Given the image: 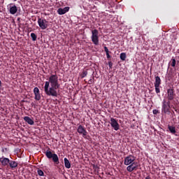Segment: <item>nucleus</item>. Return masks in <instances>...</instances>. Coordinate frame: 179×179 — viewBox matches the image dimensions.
<instances>
[{"instance_id": "obj_10", "label": "nucleus", "mask_w": 179, "mask_h": 179, "mask_svg": "<svg viewBox=\"0 0 179 179\" xmlns=\"http://www.w3.org/2000/svg\"><path fill=\"white\" fill-rule=\"evenodd\" d=\"M138 162H135L128 165V166L127 167V170L129 171V173H132V171H136V170H138Z\"/></svg>"}, {"instance_id": "obj_30", "label": "nucleus", "mask_w": 179, "mask_h": 179, "mask_svg": "<svg viewBox=\"0 0 179 179\" xmlns=\"http://www.w3.org/2000/svg\"><path fill=\"white\" fill-rule=\"evenodd\" d=\"M108 66H109V68L111 69V68H113V62H108Z\"/></svg>"}, {"instance_id": "obj_18", "label": "nucleus", "mask_w": 179, "mask_h": 179, "mask_svg": "<svg viewBox=\"0 0 179 179\" xmlns=\"http://www.w3.org/2000/svg\"><path fill=\"white\" fill-rule=\"evenodd\" d=\"M168 129H169L171 134H173V135L176 134V127H173V126H168Z\"/></svg>"}, {"instance_id": "obj_25", "label": "nucleus", "mask_w": 179, "mask_h": 179, "mask_svg": "<svg viewBox=\"0 0 179 179\" xmlns=\"http://www.w3.org/2000/svg\"><path fill=\"white\" fill-rule=\"evenodd\" d=\"M155 92L157 94L160 93V85H155Z\"/></svg>"}, {"instance_id": "obj_14", "label": "nucleus", "mask_w": 179, "mask_h": 179, "mask_svg": "<svg viewBox=\"0 0 179 179\" xmlns=\"http://www.w3.org/2000/svg\"><path fill=\"white\" fill-rule=\"evenodd\" d=\"M24 120L25 121V122H27L29 125H34V120H33V119H31L29 116H25L24 117Z\"/></svg>"}, {"instance_id": "obj_11", "label": "nucleus", "mask_w": 179, "mask_h": 179, "mask_svg": "<svg viewBox=\"0 0 179 179\" xmlns=\"http://www.w3.org/2000/svg\"><path fill=\"white\" fill-rule=\"evenodd\" d=\"M10 6L9 12L10 15H15V13H17V6H16V5H13V3H10Z\"/></svg>"}, {"instance_id": "obj_19", "label": "nucleus", "mask_w": 179, "mask_h": 179, "mask_svg": "<svg viewBox=\"0 0 179 179\" xmlns=\"http://www.w3.org/2000/svg\"><path fill=\"white\" fill-rule=\"evenodd\" d=\"M87 76V70H83V72L80 73L81 79L83 78H86Z\"/></svg>"}, {"instance_id": "obj_2", "label": "nucleus", "mask_w": 179, "mask_h": 179, "mask_svg": "<svg viewBox=\"0 0 179 179\" xmlns=\"http://www.w3.org/2000/svg\"><path fill=\"white\" fill-rule=\"evenodd\" d=\"M45 155L46 157H48V159H52L55 164H58L59 163V158L58 157V155L55 153H52V152H51V150H50V148H48L46 150V152H45Z\"/></svg>"}, {"instance_id": "obj_34", "label": "nucleus", "mask_w": 179, "mask_h": 179, "mask_svg": "<svg viewBox=\"0 0 179 179\" xmlns=\"http://www.w3.org/2000/svg\"><path fill=\"white\" fill-rule=\"evenodd\" d=\"M14 1H17V0H14Z\"/></svg>"}, {"instance_id": "obj_33", "label": "nucleus", "mask_w": 179, "mask_h": 179, "mask_svg": "<svg viewBox=\"0 0 179 179\" xmlns=\"http://www.w3.org/2000/svg\"><path fill=\"white\" fill-rule=\"evenodd\" d=\"M2 86V81L0 80V87Z\"/></svg>"}, {"instance_id": "obj_8", "label": "nucleus", "mask_w": 179, "mask_h": 179, "mask_svg": "<svg viewBox=\"0 0 179 179\" xmlns=\"http://www.w3.org/2000/svg\"><path fill=\"white\" fill-rule=\"evenodd\" d=\"M109 123L115 131H118V129H120V124H118V120L117 119L110 117V121Z\"/></svg>"}, {"instance_id": "obj_15", "label": "nucleus", "mask_w": 179, "mask_h": 179, "mask_svg": "<svg viewBox=\"0 0 179 179\" xmlns=\"http://www.w3.org/2000/svg\"><path fill=\"white\" fill-rule=\"evenodd\" d=\"M10 169H16L17 167V162L13 160H10V162L8 163Z\"/></svg>"}, {"instance_id": "obj_5", "label": "nucleus", "mask_w": 179, "mask_h": 179, "mask_svg": "<svg viewBox=\"0 0 179 179\" xmlns=\"http://www.w3.org/2000/svg\"><path fill=\"white\" fill-rule=\"evenodd\" d=\"M170 101H166V99H164L162 101V113H164V114H167L169 111H170L171 106H170Z\"/></svg>"}, {"instance_id": "obj_31", "label": "nucleus", "mask_w": 179, "mask_h": 179, "mask_svg": "<svg viewBox=\"0 0 179 179\" xmlns=\"http://www.w3.org/2000/svg\"><path fill=\"white\" fill-rule=\"evenodd\" d=\"M106 58L109 59V58H111V56L110 55V52L106 53Z\"/></svg>"}, {"instance_id": "obj_3", "label": "nucleus", "mask_w": 179, "mask_h": 179, "mask_svg": "<svg viewBox=\"0 0 179 179\" xmlns=\"http://www.w3.org/2000/svg\"><path fill=\"white\" fill-rule=\"evenodd\" d=\"M91 39L94 45H99V31L97 29L92 31Z\"/></svg>"}, {"instance_id": "obj_20", "label": "nucleus", "mask_w": 179, "mask_h": 179, "mask_svg": "<svg viewBox=\"0 0 179 179\" xmlns=\"http://www.w3.org/2000/svg\"><path fill=\"white\" fill-rule=\"evenodd\" d=\"M120 59L122 61H125V59H127V53L126 52H122L120 54Z\"/></svg>"}, {"instance_id": "obj_9", "label": "nucleus", "mask_w": 179, "mask_h": 179, "mask_svg": "<svg viewBox=\"0 0 179 179\" xmlns=\"http://www.w3.org/2000/svg\"><path fill=\"white\" fill-rule=\"evenodd\" d=\"M77 132H78L80 135H82L83 138H86V136H87V131H86V129L85 127L82 126V124H80L78 127Z\"/></svg>"}, {"instance_id": "obj_27", "label": "nucleus", "mask_w": 179, "mask_h": 179, "mask_svg": "<svg viewBox=\"0 0 179 179\" xmlns=\"http://www.w3.org/2000/svg\"><path fill=\"white\" fill-rule=\"evenodd\" d=\"M94 78H93V79H90L89 80V81H88V84L89 85H93V83H94Z\"/></svg>"}, {"instance_id": "obj_32", "label": "nucleus", "mask_w": 179, "mask_h": 179, "mask_svg": "<svg viewBox=\"0 0 179 179\" xmlns=\"http://www.w3.org/2000/svg\"><path fill=\"white\" fill-rule=\"evenodd\" d=\"M145 179H152V178H150V176H148Z\"/></svg>"}, {"instance_id": "obj_6", "label": "nucleus", "mask_w": 179, "mask_h": 179, "mask_svg": "<svg viewBox=\"0 0 179 179\" xmlns=\"http://www.w3.org/2000/svg\"><path fill=\"white\" fill-rule=\"evenodd\" d=\"M166 94H167L166 99L168 101H173V100H174L176 97V92L173 88L168 89Z\"/></svg>"}, {"instance_id": "obj_28", "label": "nucleus", "mask_w": 179, "mask_h": 179, "mask_svg": "<svg viewBox=\"0 0 179 179\" xmlns=\"http://www.w3.org/2000/svg\"><path fill=\"white\" fill-rule=\"evenodd\" d=\"M152 113H153V114H155L156 115L159 114V110L157 109H155L152 110Z\"/></svg>"}, {"instance_id": "obj_4", "label": "nucleus", "mask_w": 179, "mask_h": 179, "mask_svg": "<svg viewBox=\"0 0 179 179\" xmlns=\"http://www.w3.org/2000/svg\"><path fill=\"white\" fill-rule=\"evenodd\" d=\"M38 24L41 30H45L48 27V21L45 19H42L40 17H38Z\"/></svg>"}, {"instance_id": "obj_16", "label": "nucleus", "mask_w": 179, "mask_h": 179, "mask_svg": "<svg viewBox=\"0 0 179 179\" xmlns=\"http://www.w3.org/2000/svg\"><path fill=\"white\" fill-rule=\"evenodd\" d=\"M154 85L155 86H160V85H162V79H160L159 76L155 77V82Z\"/></svg>"}, {"instance_id": "obj_21", "label": "nucleus", "mask_w": 179, "mask_h": 179, "mask_svg": "<svg viewBox=\"0 0 179 179\" xmlns=\"http://www.w3.org/2000/svg\"><path fill=\"white\" fill-rule=\"evenodd\" d=\"M34 94H35V100H36L37 101H40V100H41V94H40V92Z\"/></svg>"}, {"instance_id": "obj_26", "label": "nucleus", "mask_w": 179, "mask_h": 179, "mask_svg": "<svg viewBox=\"0 0 179 179\" xmlns=\"http://www.w3.org/2000/svg\"><path fill=\"white\" fill-rule=\"evenodd\" d=\"M37 93H40V90H38V87H36L34 89V94H36Z\"/></svg>"}, {"instance_id": "obj_13", "label": "nucleus", "mask_w": 179, "mask_h": 179, "mask_svg": "<svg viewBox=\"0 0 179 179\" xmlns=\"http://www.w3.org/2000/svg\"><path fill=\"white\" fill-rule=\"evenodd\" d=\"M67 12H69V7H64V8H59L57 10L58 15H65Z\"/></svg>"}, {"instance_id": "obj_1", "label": "nucleus", "mask_w": 179, "mask_h": 179, "mask_svg": "<svg viewBox=\"0 0 179 179\" xmlns=\"http://www.w3.org/2000/svg\"><path fill=\"white\" fill-rule=\"evenodd\" d=\"M57 89H59V83H58V76L52 74L49 77V80L45 82L44 91L47 96L57 97L58 92Z\"/></svg>"}, {"instance_id": "obj_12", "label": "nucleus", "mask_w": 179, "mask_h": 179, "mask_svg": "<svg viewBox=\"0 0 179 179\" xmlns=\"http://www.w3.org/2000/svg\"><path fill=\"white\" fill-rule=\"evenodd\" d=\"M10 161V160L9 159V158L3 157L0 158V162L1 163L2 166H3V167H6V166H8Z\"/></svg>"}, {"instance_id": "obj_7", "label": "nucleus", "mask_w": 179, "mask_h": 179, "mask_svg": "<svg viewBox=\"0 0 179 179\" xmlns=\"http://www.w3.org/2000/svg\"><path fill=\"white\" fill-rule=\"evenodd\" d=\"M135 160H136V157H135L132 155H130L124 158V164L125 166H129V164H132V163H135Z\"/></svg>"}, {"instance_id": "obj_23", "label": "nucleus", "mask_w": 179, "mask_h": 179, "mask_svg": "<svg viewBox=\"0 0 179 179\" xmlns=\"http://www.w3.org/2000/svg\"><path fill=\"white\" fill-rule=\"evenodd\" d=\"M31 37L32 41H36V40H37V35H36V34L34 33L31 34Z\"/></svg>"}, {"instance_id": "obj_17", "label": "nucleus", "mask_w": 179, "mask_h": 179, "mask_svg": "<svg viewBox=\"0 0 179 179\" xmlns=\"http://www.w3.org/2000/svg\"><path fill=\"white\" fill-rule=\"evenodd\" d=\"M64 166L66 169H71V162H69L68 158H64Z\"/></svg>"}, {"instance_id": "obj_29", "label": "nucleus", "mask_w": 179, "mask_h": 179, "mask_svg": "<svg viewBox=\"0 0 179 179\" xmlns=\"http://www.w3.org/2000/svg\"><path fill=\"white\" fill-rule=\"evenodd\" d=\"M104 51H105L106 54L110 52V51H108V48H107V46L104 47Z\"/></svg>"}, {"instance_id": "obj_22", "label": "nucleus", "mask_w": 179, "mask_h": 179, "mask_svg": "<svg viewBox=\"0 0 179 179\" xmlns=\"http://www.w3.org/2000/svg\"><path fill=\"white\" fill-rule=\"evenodd\" d=\"M38 175L40 176V177H44V171L43 170L38 169L37 170Z\"/></svg>"}, {"instance_id": "obj_24", "label": "nucleus", "mask_w": 179, "mask_h": 179, "mask_svg": "<svg viewBox=\"0 0 179 179\" xmlns=\"http://www.w3.org/2000/svg\"><path fill=\"white\" fill-rule=\"evenodd\" d=\"M176 59L172 58L171 60V66H173V68H174V66H176Z\"/></svg>"}]
</instances>
